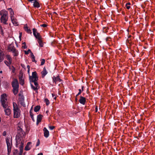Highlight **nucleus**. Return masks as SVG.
<instances>
[{"label":"nucleus","mask_w":155,"mask_h":155,"mask_svg":"<svg viewBox=\"0 0 155 155\" xmlns=\"http://www.w3.org/2000/svg\"><path fill=\"white\" fill-rule=\"evenodd\" d=\"M1 15V21L2 23L4 24L7 25V21L8 19V14L7 11L5 10H3L0 12Z\"/></svg>","instance_id":"f257e3e1"},{"label":"nucleus","mask_w":155,"mask_h":155,"mask_svg":"<svg viewBox=\"0 0 155 155\" xmlns=\"http://www.w3.org/2000/svg\"><path fill=\"white\" fill-rule=\"evenodd\" d=\"M13 105L14 111L13 117L14 118H18L21 115V110L16 103L13 102Z\"/></svg>","instance_id":"f03ea898"},{"label":"nucleus","mask_w":155,"mask_h":155,"mask_svg":"<svg viewBox=\"0 0 155 155\" xmlns=\"http://www.w3.org/2000/svg\"><path fill=\"white\" fill-rule=\"evenodd\" d=\"M12 87L13 88V92L15 95L16 94L18 91L19 84L17 79H14L12 82Z\"/></svg>","instance_id":"7ed1b4c3"},{"label":"nucleus","mask_w":155,"mask_h":155,"mask_svg":"<svg viewBox=\"0 0 155 155\" xmlns=\"http://www.w3.org/2000/svg\"><path fill=\"white\" fill-rule=\"evenodd\" d=\"M7 98L6 94H3L1 95V103L2 106L7 104Z\"/></svg>","instance_id":"20e7f679"},{"label":"nucleus","mask_w":155,"mask_h":155,"mask_svg":"<svg viewBox=\"0 0 155 155\" xmlns=\"http://www.w3.org/2000/svg\"><path fill=\"white\" fill-rule=\"evenodd\" d=\"M6 142L7 147V154L8 155H9L11 153L12 147V143H10V138H6Z\"/></svg>","instance_id":"39448f33"},{"label":"nucleus","mask_w":155,"mask_h":155,"mask_svg":"<svg viewBox=\"0 0 155 155\" xmlns=\"http://www.w3.org/2000/svg\"><path fill=\"white\" fill-rule=\"evenodd\" d=\"M2 106L4 108L5 114L7 116H9L11 113V111L9 106L7 104Z\"/></svg>","instance_id":"423d86ee"},{"label":"nucleus","mask_w":155,"mask_h":155,"mask_svg":"<svg viewBox=\"0 0 155 155\" xmlns=\"http://www.w3.org/2000/svg\"><path fill=\"white\" fill-rule=\"evenodd\" d=\"M30 79L31 81H34L38 80V77L37 76L36 72H33L32 73V76L30 78Z\"/></svg>","instance_id":"0eeeda50"},{"label":"nucleus","mask_w":155,"mask_h":155,"mask_svg":"<svg viewBox=\"0 0 155 155\" xmlns=\"http://www.w3.org/2000/svg\"><path fill=\"white\" fill-rule=\"evenodd\" d=\"M37 81H31V82H33L34 83V84L35 85V86H34L31 84V87L32 89H33V90H34L35 91H37V89H38L39 88V87L38 86V84L37 82Z\"/></svg>","instance_id":"6e6552de"},{"label":"nucleus","mask_w":155,"mask_h":155,"mask_svg":"<svg viewBox=\"0 0 155 155\" xmlns=\"http://www.w3.org/2000/svg\"><path fill=\"white\" fill-rule=\"evenodd\" d=\"M33 33L35 37L38 39L41 38L39 33L37 31V30L35 28L33 29Z\"/></svg>","instance_id":"1a4fd4ad"},{"label":"nucleus","mask_w":155,"mask_h":155,"mask_svg":"<svg viewBox=\"0 0 155 155\" xmlns=\"http://www.w3.org/2000/svg\"><path fill=\"white\" fill-rule=\"evenodd\" d=\"M4 50L0 48V62H2L4 59Z\"/></svg>","instance_id":"9d476101"},{"label":"nucleus","mask_w":155,"mask_h":155,"mask_svg":"<svg viewBox=\"0 0 155 155\" xmlns=\"http://www.w3.org/2000/svg\"><path fill=\"white\" fill-rule=\"evenodd\" d=\"M17 129L18 133L20 135H24L25 134V132L22 130V129L21 127L19 126V125Z\"/></svg>","instance_id":"9b49d317"},{"label":"nucleus","mask_w":155,"mask_h":155,"mask_svg":"<svg viewBox=\"0 0 155 155\" xmlns=\"http://www.w3.org/2000/svg\"><path fill=\"white\" fill-rule=\"evenodd\" d=\"M10 18L12 22L14 25L15 26H17L18 25V24L17 21V19L15 18L14 17H11Z\"/></svg>","instance_id":"f8f14e48"},{"label":"nucleus","mask_w":155,"mask_h":155,"mask_svg":"<svg viewBox=\"0 0 155 155\" xmlns=\"http://www.w3.org/2000/svg\"><path fill=\"white\" fill-rule=\"evenodd\" d=\"M53 81L54 82H55V83H57L58 82H59L60 83H62L61 80L59 78V76H57L56 77H54L53 78Z\"/></svg>","instance_id":"ddd939ff"},{"label":"nucleus","mask_w":155,"mask_h":155,"mask_svg":"<svg viewBox=\"0 0 155 155\" xmlns=\"http://www.w3.org/2000/svg\"><path fill=\"white\" fill-rule=\"evenodd\" d=\"M43 131H44V136L46 138L48 137L49 135V132L48 130L45 127L43 129Z\"/></svg>","instance_id":"4468645a"},{"label":"nucleus","mask_w":155,"mask_h":155,"mask_svg":"<svg viewBox=\"0 0 155 155\" xmlns=\"http://www.w3.org/2000/svg\"><path fill=\"white\" fill-rule=\"evenodd\" d=\"M19 80L20 84L23 85L24 84V78L22 74L19 76Z\"/></svg>","instance_id":"2eb2a0df"},{"label":"nucleus","mask_w":155,"mask_h":155,"mask_svg":"<svg viewBox=\"0 0 155 155\" xmlns=\"http://www.w3.org/2000/svg\"><path fill=\"white\" fill-rule=\"evenodd\" d=\"M31 142H28L27 143L25 147V150H30L31 147Z\"/></svg>","instance_id":"dca6fc26"},{"label":"nucleus","mask_w":155,"mask_h":155,"mask_svg":"<svg viewBox=\"0 0 155 155\" xmlns=\"http://www.w3.org/2000/svg\"><path fill=\"white\" fill-rule=\"evenodd\" d=\"M79 101L81 104L84 105L86 102V99L84 97L81 96Z\"/></svg>","instance_id":"f3484780"},{"label":"nucleus","mask_w":155,"mask_h":155,"mask_svg":"<svg viewBox=\"0 0 155 155\" xmlns=\"http://www.w3.org/2000/svg\"><path fill=\"white\" fill-rule=\"evenodd\" d=\"M48 72L45 68H44L43 70L41 72L42 77L44 78L47 74Z\"/></svg>","instance_id":"a211bd4d"},{"label":"nucleus","mask_w":155,"mask_h":155,"mask_svg":"<svg viewBox=\"0 0 155 155\" xmlns=\"http://www.w3.org/2000/svg\"><path fill=\"white\" fill-rule=\"evenodd\" d=\"M8 9L10 13V17H14V12L13 10L11 8H8Z\"/></svg>","instance_id":"6ab92c4d"},{"label":"nucleus","mask_w":155,"mask_h":155,"mask_svg":"<svg viewBox=\"0 0 155 155\" xmlns=\"http://www.w3.org/2000/svg\"><path fill=\"white\" fill-rule=\"evenodd\" d=\"M6 58L7 60L10 62V63L12 62V57L9 54H6L5 55Z\"/></svg>","instance_id":"aec40b11"},{"label":"nucleus","mask_w":155,"mask_h":155,"mask_svg":"<svg viewBox=\"0 0 155 155\" xmlns=\"http://www.w3.org/2000/svg\"><path fill=\"white\" fill-rule=\"evenodd\" d=\"M8 48L9 51H12L14 50L15 49L13 45L12 44L9 45L8 46Z\"/></svg>","instance_id":"412c9836"},{"label":"nucleus","mask_w":155,"mask_h":155,"mask_svg":"<svg viewBox=\"0 0 155 155\" xmlns=\"http://www.w3.org/2000/svg\"><path fill=\"white\" fill-rule=\"evenodd\" d=\"M42 116L40 114L38 116L37 118V124L40 122L42 120Z\"/></svg>","instance_id":"4be33fe9"},{"label":"nucleus","mask_w":155,"mask_h":155,"mask_svg":"<svg viewBox=\"0 0 155 155\" xmlns=\"http://www.w3.org/2000/svg\"><path fill=\"white\" fill-rule=\"evenodd\" d=\"M13 53V55L14 56H17L18 55V51L16 50L15 49L14 50L12 51Z\"/></svg>","instance_id":"5701e85b"},{"label":"nucleus","mask_w":155,"mask_h":155,"mask_svg":"<svg viewBox=\"0 0 155 155\" xmlns=\"http://www.w3.org/2000/svg\"><path fill=\"white\" fill-rule=\"evenodd\" d=\"M38 42L40 47H42L43 46V44L42 42V40H41V38L38 39Z\"/></svg>","instance_id":"b1692460"},{"label":"nucleus","mask_w":155,"mask_h":155,"mask_svg":"<svg viewBox=\"0 0 155 155\" xmlns=\"http://www.w3.org/2000/svg\"><path fill=\"white\" fill-rule=\"evenodd\" d=\"M24 28L25 31H26L28 33H31V31L29 29H28L27 25H25L24 27Z\"/></svg>","instance_id":"393cba45"},{"label":"nucleus","mask_w":155,"mask_h":155,"mask_svg":"<svg viewBox=\"0 0 155 155\" xmlns=\"http://www.w3.org/2000/svg\"><path fill=\"white\" fill-rule=\"evenodd\" d=\"M33 5L34 7L37 8H38L40 6L39 3L36 1H35Z\"/></svg>","instance_id":"a878e982"},{"label":"nucleus","mask_w":155,"mask_h":155,"mask_svg":"<svg viewBox=\"0 0 155 155\" xmlns=\"http://www.w3.org/2000/svg\"><path fill=\"white\" fill-rule=\"evenodd\" d=\"M40 108V107L39 106H36L34 108V111L35 112L38 111Z\"/></svg>","instance_id":"bb28decb"},{"label":"nucleus","mask_w":155,"mask_h":155,"mask_svg":"<svg viewBox=\"0 0 155 155\" xmlns=\"http://www.w3.org/2000/svg\"><path fill=\"white\" fill-rule=\"evenodd\" d=\"M19 102H20L21 104L23 106H24L25 104H24V100L23 98H22L21 99H19Z\"/></svg>","instance_id":"cd10ccee"},{"label":"nucleus","mask_w":155,"mask_h":155,"mask_svg":"<svg viewBox=\"0 0 155 155\" xmlns=\"http://www.w3.org/2000/svg\"><path fill=\"white\" fill-rule=\"evenodd\" d=\"M44 101L47 105L49 104L50 102L48 100V99H47V98H45L44 100Z\"/></svg>","instance_id":"c85d7f7f"},{"label":"nucleus","mask_w":155,"mask_h":155,"mask_svg":"<svg viewBox=\"0 0 155 155\" xmlns=\"http://www.w3.org/2000/svg\"><path fill=\"white\" fill-rule=\"evenodd\" d=\"M5 64L8 66H9L10 65L12 64V63H10V62L5 61H4Z\"/></svg>","instance_id":"c756f323"},{"label":"nucleus","mask_w":155,"mask_h":155,"mask_svg":"<svg viewBox=\"0 0 155 155\" xmlns=\"http://www.w3.org/2000/svg\"><path fill=\"white\" fill-rule=\"evenodd\" d=\"M130 3H127L126 4V6L127 9H129L130 8Z\"/></svg>","instance_id":"7c9ffc66"},{"label":"nucleus","mask_w":155,"mask_h":155,"mask_svg":"<svg viewBox=\"0 0 155 155\" xmlns=\"http://www.w3.org/2000/svg\"><path fill=\"white\" fill-rule=\"evenodd\" d=\"M31 52H32L31 51L30 49H28L27 51H25V54H28L29 53H31Z\"/></svg>","instance_id":"2f4dec72"},{"label":"nucleus","mask_w":155,"mask_h":155,"mask_svg":"<svg viewBox=\"0 0 155 155\" xmlns=\"http://www.w3.org/2000/svg\"><path fill=\"white\" fill-rule=\"evenodd\" d=\"M45 60L44 59H42L41 60V65H43L45 63Z\"/></svg>","instance_id":"473e14b6"},{"label":"nucleus","mask_w":155,"mask_h":155,"mask_svg":"<svg viewBox=\"0 0 155 155\" xmlns=\"http://www.w3.org/2000/svg\"><path fill=\"white\" fill-rule=\"evenodd\" d=\"M23 45L22 46V47L25 48V49L26 48H27V47L26 46V44H25V42H24L23 43Z\"/></svg>","instance_id":"72a5a7b5"},{"label":"nucleus","mask_w":155,"mask_h":155,"mask_svg":"<svg viewBox=\"0 0 155 155\" xmlns=\"http://www.w3.org/2000/svg\"><path fill=\"white\" fill-rule=\"evenodd\" d=\"M30 116H31V118H32V120H34V117H33V115L32 113H31V111H30Z\"/></svg>","instance_id":"f704fd0d"},{"label":"nucleus","mask_w":155,"mask_h":155,"mask_svg":"<svg viewBox=\"0 0 155 155\" xmlns=\"http://www.w3.org/2000/svg\"><path fill=\"white\" fill-rule=\"evenodd\" d=\"M79 92L76 95V97L77 96H78L79 95V94H80L81 92V89H79Z\"/></svg>","instance_id":"c9c22d12"},{"label":"nucleus","mask_w":155,"mask_h":155,"mask_svg":"<svg viewBox=\"0 0 155 155\" xmlns=\"http://www.w3.org/2000/svg\"><path fill=\"white\" fill-rule=\"evenodd\" d=\"M39 144H40V141H39V140H38L36 146H39Z\"/></svg>","instance_id":"e433bc0d"},{"label":"nucleus","mask_w":155,"mask_h":155,"mask_svg":"<svg viewBox=\"0 0 155 155\" xmlns=\"http://www.w3.org/2000/svg\"><path fill=\"white\" fill-rule=\"evenodd\" d=\"M31 57L32 58H35L34 55L33 54V53L32 52H31Z\"/></svg>","instance_id":"4c0bfd02"},{"label":"nucleus","mask_w":155,"mask_h":155,"mask_svg":"<svg viewBox=\"0 0 155 155\" xmlns=\"http://www.w3.org/2000/svg\"><path fill=\"white\" fill-rule=\"evenodd\" d=\"M54 126H50L49 127V129L51 130H52L54 128Z\"/></svg>","instance_id":"58836bf2"},{"label":"nucleus","mask_w":155,"mask_h":155,"mask_svg":"<svg viewBox=\"0 0 155 155\" xmlns=\"http://www.w3.org/2000/svg\"><path fill=\"white\" fill-rule=\"evenodd\" d=\"M41 26L43 27H45L47 26V25L45 24H43L41 25Z\"/></svg>","instance_id":"ea45409f"},{"label":"nucleus","mask_w":155,"mask_h":155,"mask_svg":"<svg viewBox=\"0 0 155 155\" xmlns=\"http://www.w3.org/2000/svg\"><path fill=\"white\" fill-rule=\"evenodd\" d=\"M6 133L5 131H4L3 133V135L4 136H5L6 135Z\"/></svg>","instance_id":"a19ab883"},{"label":"nucleus","mask_w":155,"mask_h":155,"mask_svg":"<svg viewBox=\"0 0 155 155\" xmlns=\"http://www.w3.org/2000/svg\"><path fill=\"white\" fill-rule=\"evenodd\" d=\"M27 68L28 69V72H29V69H30V66L29 65L27 66Z\"/></svg>","instance_id":"79ce46f5"},{"label":"nucleus","mask_w":155,"mask_h":155,"mask_svg":"<svg viewBox=\"0 0 155 155\" xmlns=\"http://www.w3.org/2000/svg\"><path fill=\"white\" fill-rule=\"evenodd\" d=\"M32 61L33 62H35V61H36L35 60V58H32Z\"/></svg>","instance_id":"37998d69"},{"label":"nucleus","mask_w":155,"mask_h":155,"mask_svg":"<svg viewBox=\"0 0 155 155\" xmlns=\"http://www.w3.org/2000/svg\"><path fill=\"white\" fill-rule=\"evenodd\" d=\"M98 109L97 107H96L95 108V112H97V111Z\"/></svg>","instance_id":"c03bdc74"},{"label":"nucleus","mask_w":155,"mask_h":155,"mask_svg":"<svg viewBox=\"0 0 155 155\" xmlns=\"http://www.w3.org/2000/svg\"><path fill=\"white\" fill-rule=\"evenodd\" d=\"M37 155H43V153H38Z\"/></svg>","instance_id":"a18cd8bd"},{"label":"nucleus","mask_w":155,"mask_h":155,"mask_svg":"<svg viewBox=\"0 0 155 155\" xmlns=\"http://www.w3.org/2000/svg\"><path fill=\"white\" fill-rule=\"evenodd\" d=\"M21 36H20V35H19V39H20V40L21 41Z\"/></svg>","instance_id":"49530a36"},{"label":"nucleus","mask_w":155,"mask_h":155,"mask_svg":"<svg viewBox=\"0 0 155 155\" xmlns=\"http://www.w3.org/2000/svg\"><path fill=\"white\" fill-rule=\"evenodd\" d=\"M52 96L53 97H55V96L54 94H52Z\"/></svg>","instance_id":"de8ad7c7"},{"label":"nucleus","mask_w":155,"mask_h":155,"mask_svg":"<svg viewBox=\"0 0 155 155\" xmlns=\"http://www.w3.org/2000/svg\"><path fill=\"white\" fill-rule=\"evenodd\" d=\"M12 67L13 68V69L12 70V72H14V71H15V69H14V68L13 67Z\"/></svg>","instance_id":"09e8293b"},{"label":"nucleus","mask_w":155,"mask_h":155,"mask_svg":"<svg viewBox=\"0 0 155 155\" xmlns=\"http://www.w3.org/2000/svg\"><path fill=\"white\" fill-rule=\"evenodd\" d=\"M19 35L21 36L22 35V33L20 32L19 33Z\"/></svg>","instance_id":"8fccbe9b"},{"label":"nucleus","mask_w":155,"mask_h":155,"mask_svg":"<svg viewBox=\"0 0 155 155\" xmlns=\"http://www.w3.org/2000/svg\"><path fill=\"white\" fill-rule=\"evenodd\" d=\"M83 87H84L83 86L82 87V91H83Z\"/></svg>","instance_id":"3c124183"},{"label":"nucleus","mask_w":155,"mask_h":155,"mask_svg":"<svg viewBox=\"0 0 155 155\" xmlns=\"http://www.w3.org/2000/svg\"><path fill=\"white\" fill-rule=\"evenodd\" d=\"M31 2L33 1L34 0H29Z\"/></svg>","instance_id":"603ef678"},{"label":"nucleus","mask_w":155,"mask_h":155,"mask_svg":"<svg viewBox=\"0 0 155 155\" xmlns=\"http://www.w3.org/2000/svg\"><path fill=\"white\" fill-rule=\"evenodd\" d=\"M2 71H0V73H2Z\"/></svg>","instance_id":"864d4df0"},{"label":"nucleus","mask_w":155,"mask_h":155,"mask_svg":"<svg viewBox=\"0 0 155 155\" xmlns=\"http://www.w3.org/2000/svg\"><path fill=\"white\" fill-rule=\"evenodd\" d=\"M56 96H55V97H54V99H56Z\"/></svg>","instance_id":"5fc2aeb1"},{"label":"nucleus","mask_w":155,"mask_h":155,"mask_svg":"<svg viewBox=\"0 0 155 155\" xmlns=\"http://www.w3.org/2000/svg\"><path fill=\"white\" fill-rule=\"evenodd\" d=\"M48 111H46V113H48Z\"/></svg>","instance_id":"6e6d98bb"}]
</instances>
